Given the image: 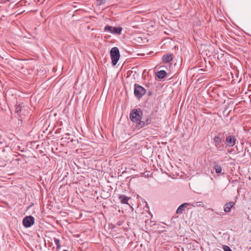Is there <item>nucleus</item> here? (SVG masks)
Returning <instances> with one entry per match:
<instances>
[{
  "mask_svg": "<svg viewBox=\"0 0 251 251\" xmlns=\"http://www.w3.org/2000/svg\"><path fill=\"white\" fill-rule=\"evenodd\" d=\"M142 115V112L140 109H134L129 115L130 120L136 123L140 127H143L145 126L144 122L141 120Z\"/></svg>",
  "mask_w": 251,
  "mask_h": 251,
  "instance_id": "nucleus-1",
  "label": "nucleus"
},
{
  "mask_svg": "<svg viewBox=\"0 0 251 251\" xmlns=\"http://www.w3.org/2000/svg\"><path fill=\"white\" fill-rule=\"evenodd\" d=\"M167 75L166 72L164 70H161L157 72L156 75L160 79L164 78Z\"/></svg>",
  "mask_w": 251,
  "mask_h": 251,
  "instance_id": "nucleus-12",
  "label": "nucleus"
},
{
  "mask_svg": "<svg viewBox=\"0 0 251 251\" xmlns=\"http://www.w3.org/2000/svg\"><path fill=\"white\" fill-rule=\"evenodd\" d=\"M119 199L120 200L121 202L122 203L126 204L127 203V201L129 198L126 196L125 195H123L120 196Z\"/></svg>",
  "mask_w": 251,
  "mask_h": 251,
  "instance_id": "nucleus-13",
  "label": "nucleus"
},
{
  "mask_svg": "<svg viewBox=\"0 0 251 251\" xmlns=\"http://www.w3.org/2000/svg\"><path fill=\"white\" fill-rule=\"evenodd\" d=\"M226 146L228 147H233L236 142V139L235 136L233 135H228L226 137Z\"/></svg>",
  "mask_w": 251,
  "mask_h": 251,
  "instance_id": "nucleus-7",
  "label": "nucleus"
},
{
  "mask_svg": "<svg viewBox=\"0 0 251 251\" xmlns=\"http://www.w3.org/2000/svg\"><path fill=\"white\" fill-rule=\"evenodd\" d=\"M190 203H184L181 204L177 209L176 213L178 214H182L183 211L184 210V207L186 206H189L190 205Z\"/></svg>",
  "mask_w": 251,
  "mask_h": 251,
  "instance_id": "nucleus-9",
  "label": "nucleus"
},
{
  "mask_svg": "<svg viewBox=\"0 0 251 251\" xmlns=\"http://www.w3.org/2000/svg\"><path fill=\"white\" fill-rule=\"evenodd\" d=\"M234 205V202L230 201L226 203L224 205V211L225 212H229L231 210V208Z\"/></svg>",
  "mask_w": 251,
  "mask_h": 251,
  "instance_id": "nucleus-11",
  "label": "nucleus"
},
{
  "mask_svg": "<svg viewBox=\"0 0 251 251\" xmlns=\"http://www.w3.org/2000/svg\"><path fill=\"white\" fill-rule=\"evenodd\" d=\"M120 52L118 48L113 47L110 51V57L112 61V64L115 66L118 62L120 58Z\"/></svg>",
  "mask_w": 251,
  "mask_h": 251,
  "instance_id": "nucleus-3",
  "label": "nucleus"
},
{
  "mask_svg": "<svg viewBox=\"0 0 251 251\" xmlns=\"http://www.w3.org/2000/svg\"><path fill=\"white\" fill-rule=\"evenodd\" d=\"M223 249L224 251H232L230 248L227 246H224Z\"/></svg>",
  "mask_w": 251,
  "mask_h": 251,
  "instance_id": "nucleus-18",
  "label": "nucleus"
},
{
  "mask_svg": "<svg viewBox=\"0 0 251 251\" xmlns=\"http://www.w3.org/2000/svg\"><path fill=\"white\" fill-rule=\"evenodd\" d=\"M97 1V4L99 6L101 5V4H103L105 2V0H96Z\"/></svg>",
  "mask_w": 251,
  "mask_h": 251,
  "instance_id": "nucleus-17",
  "label": "nucleus"
},
{
  "mask_svg": "<svg viewBox=\"0 0 251 251\" xmlns=\"http://www.w3.org/2000/svg\"><path fill=\"white\" fill-rule=\"evenodd\" d=\"M53 240L55 245L56 246V249L57 250H60V249L61 248L60 240L56 238H54Z\"/></svg>",
  "mask_w": 251,
  "mask_h": 251,
  "instance_id": "nucleus-15",
  "label": "nucleus"
},
{
  "mask_svg": "<svg viewBox=\"0 0 251 251\" xmlns=\"http://www.w3.org/2000/svg\"><path fill=\"white\" fill-rule=\"evenodd\" d=\"M151 118H148L146 122H144V123H145V125H148L149 124H151Z\"/></svg>",
  "mask_w": 251,
  "mask_h": 251,
  "instance_id": "nucleus-19",
  "label": "nucleus"
},
{
  "mask_svg": "<svg viewBox=\"0 0 251 251\" xmlns=\"http://www.w3.org/2000/svg\"><path fill=\"white\" fill-rule=\"evenodd\" d=\"M28 112V107L25 105L23 103H20L16 105L15 113L18 116H21L25 115Z\"/></svg>",
  "mask_w": 251,
  "mask_h": 251,
  "instance_id": "nucleus-2",
  "label": "nucleus"
},
{
  "mask_svg": "<svg viewBox=\"0 0 251 251\" xmlns=\"http://www.w3.org/2000/svg\"><path fill=\"white\" fill-rule=\"evenodd\" d=\"M34 223V218L31 216L25 217L23 221V224L25 227H30Z\"/></svg>",
  "mask_w": 251,
  "mask_h": 251,
  "instance_id": "nucleus-6",
  "label": "nucleus"
},
{
  "mask_svg": "<svg viewBox=\"0 0 251 251\" xmlns=\"http://www.w3.org/2000/svg\"><path fill=\"white\" fill-rule=\"evenodd\" d=\"M146 90L142 86L135 84L134 85V95L138 99L145 94Z\"/></svg>",
  "mask_w": 251,
  "mask_h": 251,
  "instance_id": "nucleus-4",
  "label": "nucleus"
},
{
  "mask_svg": "<svg viewBox=\"0 0 251 251\" xmlns=\"http://www.w3.org/2000/svg\"><path fill=\"white\" fill-rule=\"evenodd\" d=\"M214 170L217 174H220L222 172V167L219 165H215L214 166Z\"/></svg>",
  "mask_w": 251,
  "mask_h": 251,
  "instance_id": "nucleus-16",
  "label": "nucleus"
},
{
  "mask_svg": "<svg viewBox=\"0 0 251 251\" xmlns=\"http://www.w3.org/2000/svg\"><path fill=\"white\" fill-rule=\"evenodd\" d=\"M122 29L121 27H113L108 25L104 27V31L114 34H121Z\"/></svg>",
  "mask_w": 251,
  "mask_h": 251,
  "instance_id": "nucleus-5",
  "label": "nucleus"
},
{
  "mask_svg": "<svg viewBox=\"0 0 251 251\" xmlns=\"http://www.w3.org/2000/svg\"><path fill=\"white\" fill-rule=\"evenodd\" d=\"M222 140L219 136H215L214 138V143L215 146L219 151H222L223 148V145H221Z\"/></svg>",
  "mask_w": 251,
  "mask_h": 251,
  "instance_id": "nucleus-8",
  "label": "nucleus"
},
{
  "mask_svg": "<svg viewBox=\"0 0 251 251\" xmlns=\"http://www.w3.org/2000/svg\"><path fill=\"white\" fill-rule=\"evenodd\" d=\"M173 59V55L172 54H166L163 56L162 60L165 63H169Z\"/></svg>",
  "mask_w": 251,
  "mask_h": 251,
  "instance_id": "nucleus-10",
  "label": "nucleus"
},
{
  "mask_svg": "<svg viewBox=\"0 0 251 251\" xmlns=\"http://www.w3.org/2000/svg\"><path fill=\"white\" fill-rule=\"evenodd\" d=\"M191 204L189 205L190 206H192L194 207H204V205L202 204V202L198 201V202H195L193 203H190Z\"/></svg>",
  "mask_w": 251,
  "mask_h": 251,
  "instance_id": "nucleus-14",
  "label": "nucleus"
}]
</instances>
